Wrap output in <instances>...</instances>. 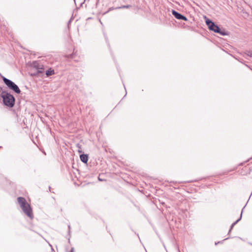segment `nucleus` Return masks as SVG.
Returning a JSON list of instances; mask_svg holds the SVG:
<instances>
[{
    "label": "nucleus",
    "instance_id": "obj_1",
    "mask_svg": "<svg viewBox=\"0 0 252 252\" xmlns=\"http://www.w3.org/2000/svg\"><path fill=\"white\" fill-rule=\"evenodd\" d=\"M17 200L23 212L29 217L32 218V209L29 204L27 203L26 199L24 197H19Z\"/></svg>",
    "mask_w": 252,
    "mask_h": 252
},
{
    "label": "nucleus",
    "instance_id": "obj_2",
    "mask_svg": "<svg viewBox=\"0 0 252 252\" xmlns=\"http://www.w3.org/2000/svg\"><path fill=\"white\" fill-rule=\"evenodd\" d=\"M1 96L3 99V102L5 105L9 107H13L15 104V99L13 95L7 92H2Z\"/></svg>",
    "mask_w": 252,
    "mask_h": 252
},
{
    "label": "nucleus",
    "instance_id": "obj_3",
    "mask_svg": "<svg viewBox=\"0 0 252 252\" xmlns=\"http://www.w3.org/2000/svg\"><path fill=\"white\" fill-rule=\"evenodd\" d=\"M2 79L4 84L9 89L12 90L17 94L21 93V91L18 86L13 82L3 76L2 77Z\"/></svg>",
    "mask_w": 252,
    "mask_h": 252
},
{
    "label": "nucleus",
    "instance_id": "obj_4",
    "mask_svg": "<svg viewBox=\"0 0 252 252\" xmlns=\"http://www.w3.org/2000/svg\"><path fill=\"white\" fill-rule=\"evenodd\" d=\"M206 23L210 30L212 31L215 32L219 33L221 35H225L226 34L225 32L221 31L220 28L217 25H215L212 21L208 19L206 21Z\"/></svg>",
    "mask_w": 252,
    "mask_h": 252
},
{
    "label": "nucleus",
    "instance_id": "obj_5",
    "mask_svg": "<svg viewBox=\"0 0 252 252\" xmlns=\"http://www.w3.org/2000/svg\"><path fill=\"white\" fill-rule=\"evenodd\" d=\"M33 66L35 68L38 73H43L44 70V65L36 61L33 63Z\"/></svg>",
    "mask_w": 252,
    "mask_h": 252
},
{
    "label": "nucleus",
    "instance_id": "obj_6",
    "mask_svg": "<svg viewBox=\"0 0 252 252\" xmlns=\"http://www.w3.org/2000/svg\"><path fill=\"white\" fill-rule=\"evenodd\" d=\"M172 13L173 15V16L177 19L183 20L184 21H187L188 20L186 17L184 16V15L178 13V12L174 10H172Z\"/></svg>",
    "mask_w": 252,
    "mask_h": 252
},
{
    "label": "nucleus",
    "instance_id": "obj_7",
    "mask_svg": "<svg viewBox=\"0 0 252 252\" xmlns=\"http://www.w3.org/2000/svg\"><path fill=\"white\" fill-rule=\"evenodd\" d=\"M80 158L81 160L83 162H84L85 163L87 162V161L88 160V157L87 155H85V154L81 155L80 156Z\"/></svg>",
    "mask_w": 252,
    "mask_h": 252
},
{
    "label": "nucleus",
    "instance_id": "obj_8",
    "mask_svg": "<svg viewBox=\"0 0 252 252\" xmlns=\"http://www.w3.org/2000/svg\"><path fill=\"white\" fill-rule=\"evenodd\" d=\"M55 74V71L52 68H49L48 70L46 71V75L47 76H49L50 75H53Z\"/></svg>",
    "mask_w": 252,
    "mask_h": 252
},
{
    "label": "nucleus",
    "instance_id": "obj_9",
    "mask_svg": "<svg viewBox=\"0 0 252 252\" xmlns=\"http://www.w3.org/2000/svg\"><path fill=\"white\" fill-rule=\"evenodd\" d=\"M242 212H241V216L240 217V218L236 220L234 222H233L231 226V227H230V229L229 230V231H231V230L233 228V227H234V226L241 219V218H242Z\"/></svg>",
    "mask_w": 252,
    "mask_h": 252
},
{
    "label": "nucleus",
    "instance_id": "obj_10",
    "mask_svg": "<svg viewBox=\"0 0 252 252\" xmlns=\"http://www.w3.org/2000/svg\"><path fill=\"white\" fill-rule=\"evenodd\" d=\"M131 6L130 5H122L119 7H118V8H130L131 7Z\"/></svg>",
    "mask_w": 252,
    "mask_h": 252
},
{
    "label": "nucleus",
    "instance_id": "obj_11",
    "mask_svg": "<svg viewBox=\"0 0 252 252\" xmlns=\"http://www.w3.org/2000/svg\"><path fill=\"white\" fill-rule=\"evenodd\" d=\"M250 57H252V51L249 52L248 54Z\"/></svg>",
    "mask_w": 252,
    "mask_h": 252
},
{
    "label": "nucleus",
    "instance_id": "obj_12",
    "mask_svg": "<svg viewBox=\"0 0 252 252\" xmlns=\"http://www.w3.org/2000/svg\"><path fill=\"white\" fill-rule=\"evenodd\" d=\"M69 252H74V249L72 248H71V250Z\"/></svg>",
    "mask_w": 252,
    "mask_h": 252
},
{
    "label": "nucleus",
    "instance_id": "obj_13",
    "mask_svg": "<svg viewBox=\"0 0 252 252\" xmlns=\"http://www.w3.org/2000/svg\"><path fill=\"white\" fill-rule=\"evenodd\" d=\"M98 180H99V181H102L101 178H100L99 177H98Z\"/></svg>",
    "mask_w": 252,
    "mask_h": 252
}]
</instances>
